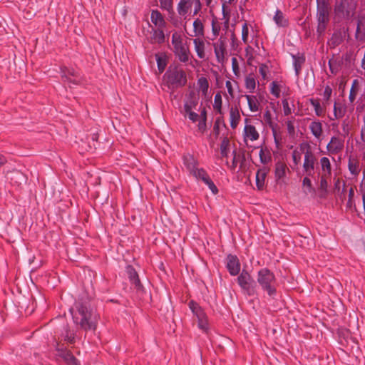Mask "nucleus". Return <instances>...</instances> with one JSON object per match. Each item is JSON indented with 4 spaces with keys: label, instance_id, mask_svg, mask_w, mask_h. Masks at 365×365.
<instances>
[{
    "label": "nucleus",
    "instance_id": "58836bf2",
    "mask_svg": "<svg viewBox=\"0 0 365 365\" xmlns=\"http://www.w3.org/2000/svg\"><path fill=\"white\" fill-rule=\"evenodd\" d=\"M259 160L261 163L266 165L272 161V155L270 151L267 148H262L259 150Z\"/></svg>",
    "mask_w": 365,
    "mask_h": 365
},
{
    "label": "nucleus",
    "instance_id": "5fc2aeb1",
    "mask_svg": "<svg viewBox=\"0 0 365 365\" xmlns=\"http://www.w3.org/2000/svg\"><path fill=\"white\" fill-rule=\"evenodd\" d=\"M270 93L275 98H278L280 96L281 88L277 81H272L270 84Z\"/></svg>",
    "mask_w": 365,
    "mask_h": 365
},
{
    "label": "nucleus",
    "instance_id": "6e6552de",
    "mask_svg": "<svg viewBox=\"0 0 365 365\" xmlns=\"http://www.w3.org/2000/svg\"><path fill=\"white\" fill-rule=\"evenodd\" d=\"M194 7L193 16L197 15L202 9V4L200 0H180L177 6L178 14L182 17H186L187 14Z\"/></svg>",
    "mask_w": 365,
    "mask_h": 365
},
{
    "label": "nucleus",
    "instance_id": "864d4df0",
    "mask_svg": "<svg viewBox=\"0 0 365 365\" xmlns=\"http://www.w3.org/2000/svg\"><path fill=\"white\" fill-rule=\"evenodd\" d=\"M156 61H157V65L158 68L160 73L163 72L166 66H167V61L165 57L161 56L158 54L155 55Z\"/></svg>",
    "mask_w": 365,
    "mask_h": 365
},
{
    "label": "nucleus",
    "instance_id": "39448f33",
    "mask_svg": "<svg viewBox=\"0 0 365 365\" xmlns=\"http://www.w3.org/2000/svg\"><path fill=\"white\" fill-rule=\"evenodd\" d=\"M299 148L300 150L304 153L303 171L307 175L313 176L315 166L317 164V157L308 143H301Z\"/></svg>",
    "mask_w": 365,
    "mask_h": 365
},
{
    "label": "nucleus",
    "instance_id": "2f4dec72",
    "mask_svg": "<svg viewBox=\"0 0 365 365\" xmlns=\"http://www.w3.org/2000/svg\"><path fill=\"white\" fill-rule=\"evenodd\" d=\"M330 176L322 175L320 178V183H319V197L320 198H326L328 193V181L327 178Z\"/></svg>",
    "mask_w": 365,
    "mask_h": 365
},
{
    "label": "nucleus",
    "instance_id": "052dcab7",
    "mask_svg": "<svg viewBox=\"0 0 365 365\" xmlns=\"http://www.w3.org/2000/svg\"><path fill=\"white\" fill-rule=\"evenodd\" d=\"M331 94H332V88L329 85H327L325 87H324V92H323V101L324 103H328L331 97Z\"/></svg>",
    "mask_w": 365,
    "mask_h": 365
},
{
    "label": "nucleus",
    "instance_id": "e2e57ef3",
    "mask_svg": "<svg viewBox=\"0 0 365 365\" xmlns=\"http://www.w3.org/2000/svg\"><path fill=\"white\" fill-rule=\"evenodd\" d=\"M282 107H283V112L284 115H290L294 109H292L289 104V101L287 98H284L282 101Z\"/></svg>",
    "mask_w": 365,
    "mask_h": 365
},
{
    "label": "nucleus",
    "instance_id": "49530a36",
    "mask_svg": "<svg viewBox=\"0 0 365 365\" xmlns=\"http://www.w3.org/2000/svg\"><path fill=\"white\" fill-rule=\"evenodd\" d=\"M222 99L220 92H217L214 98L213 108L216 110V112L219 114H222Z\"/></svg>",
    "mask_w": 365,
    "mask_h": 365
},
{
    "label": "nucleus",
    "instance_id": "774afa93",
    "mask_svg": "<svg viewBox=\"0 0 365 365\" xmlns=\"http://www.w3.org/2000/svg\"><path fill=\"white\" fill-rule=\"evenodd\" d=\"M61 76L62 80L65 82L73 83L74 85H78L80 83V80L76 78L72 79L66 73H61Z\"/></svg>",
    "mask_w": 365,
    "mask_h": 365
},
{
    "label": "nucleus",
    "instance_id": "cd10ccee",
    "mask_svg": "<svg viewBox=\"0 0 365 365\" xmlns=\"http://www.w3.org/2000/svg\"><path fill=\"white\" fill-rule=\"evenodd\" d=\"M6 178L7 180H9L10 183L18 185L21 183V180L24 179V176L20 171L14 170L11 172H8L6 174Z\"/></svg>",
    "mask_w": 365,
    "mask_h": 365
},
{
    "label": "nucleus",
    "instance_id": "72a5a7b5",
    "mask_svg": "<svg viewBox=\"0 0 365 365\" xmlns=\"http://www.w3.org/2000/svg\"><path fill=\"white\" fill-rule=\"evenodd\" d=\"M287 165L284 163L278 161L275 164L274 177L277 180L284 178L286 175Z\"/></svg>",
    "mask_w": 365,
    "mask_h": 365
},
{
    "label": "nucleus",
    "instance_id": "6ab92c4d",
    "mask_svg": "<svg viewBox=\"0 0 365 365\" xmlns=\"http://www.w3.org/2000/svg\"><path fill=\"white\" fill-rule=\"evenodd\" d=\"M263 118H264V120L265 121L266 124L272 129L274 143H276L277 147H278L279 142L278 138L277 137V131H276V128L277 126V124L273 122L272 113L269 110L267 109L265 110Z\"/></svg>",
    "mask_w": 365,
    "mask_h": 365
},
{
    "label": "nucleus",
    "instance_id": "bf43d9fd",
    "mask_svg": "<svg viewBox=\"0 0 365 365\" xmlns=\"http://www.w3.org/2000/svg\"><path fill=\"white\" fill-rule=\"evenodd\" d=\"M185 43L181 34L174 32L172 35V44L173 47Z\"/></svg>",
    "mask_w": 365,
    "mask_h": 365
},
{
    "label": "nucleus",
    "instance_id": "a211bd4d",
    "mask_svg": "<svg viewBox=\"0 0 365 365\" xmlns=\"http://www.w3.org/2000/svg\"><path fill=\"white\" fill-rule=\"evenodd\" d=\"M148 41L149 43L154 44V43H158L161 44L164 43L165 41V34L163 31V29L162 28H157V29H152L150 31V37H148Z\"/></svg>",
    "mask_w": 365,
    "mask_h": 365
},
{
    "label": "nucleus",
    "instance_id": "0eeeda50",
    "mask_svg": "<svg viewBox=\"0 0 365 365\" xmlns=\"http://www.w3.org/2000/svg\"><path fill=\"white\" fill-rule=\"evenodd\" d=\"M167 83L173 88H180L187 83V76L185 72L178 67L175 66L173 69L169 68L165 73Z\"/></svg>",
    "mask_w": 365,
    "mask_h": 365
},
{
    "label": "nucleus",
    "instance_id": "c9c22d12",
    "mask_svg": "<svg viewBox=\"0 0 365 365\" xmlns=\"http://www.w3.org/2000/svg\"><path fill=\"white\" fill-rule=\"evenodd\" d=\"M189 308L197 319L206 315L202 307L195 301L191 300L188 304Z\"/></svg>",
    "mask_w": 365,
    "mask_h": 365
},
{
    "label": "nucleus",
    "instance_id": "b1692460",
    "mask_svg": "<svg viewBox=\"0 0 365 365\" xmlns=\"http://www.w3.org/2000/svg\"><path fill=\"white\" fill-rule=\"evenodd\" d=\"M309 128L315 138L318 140L321 139L323 135V125L322 123L319 120L312 121L309 124Z\"/></svg>",
    "mask_w": 365,
    "mask_h": 365
},
{
    "label": "nucleus",
    "instance_id": "a878e982",
    "mask_svg": "<svg viewBox=\"0 0 365 365\" xmlns=\"http://www.w3.org/2000/svg\"><path fill=\"white\" fill-rule=\"evenodd\" d=\"M244 137L251 141H255L259 139V134L254 125L246 124L244 128Z\"/></svg>",
    "mask_w": 365,
    "mask_h": 365
},
{
    "label": "nucleus",
    "instance_id": "338daca9",
    "mask_svg": "<svg viewBox=\"0 0 365 365\" xmlns=\"http://www.w3.org/2000/svg\"><path fill=\"white\" fill-rule=\"evenodd\" d=\"M61 73H66L68 76H73L75 78L78 77V73L74 68H69L66 66H61L60 68Z\"/></svg>",
    "mask_w": 365,
    "mask_h": 365
},
{
    "label": "nucleus",
    "instance_id": "9b49d317",
    "mask_svg": "<svg viewBox=\"0 0 365 365\" xmlns=\"http://www.w3.org/2000/svg\"><path fill=\"white\" fill-rule=\"evenodd\" d=\"M348 27H341L335 29L328 41V45L331 48L340 45L344 40L346 36L348 34Z\"/></svg>",
    "mask_w": 365,
    "mask_h": 365
},
{
    "label": "nucleus",
    "instance_id": "1a4fd4ad",
    "mask_svg": "<svg viewBox=\"0 0 365 365\" xmlns=\"http://www.w3.org/2000/svg\"><path fill=\"white\" fill-rule=\"evenodd\" d=\"M344 137L332 136L329 143L327 145V150L329 155H336L341 153L344 148Z\"/></svg>",
    "mask_w": 365,
    "mask_h": 365
},
{
    "label": "nucleus",
    "instance_id": "dca6fc26",
    "mask_svg": "<svg viewBox=\"0 0 365 365\" xmlns=\"http://www.w3.org/2000/svg\"><path fill=\"white\" fill-rule=\"evenodd\" d=\"M347 112V106L345 103L338 101L334 103L333 115L329 117L330 120H339L344 118Z\"/></svg>",
    "mask_w": 365,
    "mask_h": 365
},
{
    "label": "nucleus",
    "instance_id": "680f3d73",
    "mask_svg": "<svg viewBox=\"0 0 365 365\" xmlns=\"http://www.w3.org/2000/svg\"><path fill=\"white\" fill-rule=\"evenodd\" d=\"M233 160L231 165V170H235L237 167V161L241 160L242 163L245 160L244 155H237L236 150L233 151Z\"/></svg>",
    "mask_w": 365,
    "mask_h": 365
},
{
    "label": "nucleus",
    "instance_id": "f257e3e1",
    "mask_svg": "<svg viewBox=\"0 0 365 365\" xmlns=\"http://www.w3.org/2000/svg\"><path fill=\"white\" fill-rule=\"evenodd\" d=\"M76 309L81 319L78 324L85 331L95 330L99 315L96 309L91 307L88 302H79L76 304Z\"/></svg>",
    "mask_w": 365,
    "mask_h": 365
},
{
    "label": "nucleus",
    "instance_id": "9d476101",
    "mask_svg": "<svg viewBox=\"0 0 365 365\" xmlns=\"http://www.w3.org/2000/svg\"><path fill=\"white\" fill-rule=\"evenodd\" d=\"M226 38H227L225 35H221L218 40L213 43L216 59L220 63H224L225 56L227 55Z\"/></svg>",
    "mask_w": 365,
    "mask_h": 365
},
{
    "label": "nucleus",
    "instance_id": "c756f323",
    "mask_svg": "<svg viewBox=\"0 0 365 365\" xmlns=\"http://www.w3.org/2000/svg\"><path fill=\"white\" fill-rule=\"evenodd\" d=\"M193 43L195 46V50L197 53V56L199 58H204L205 57V42L202 39L200 38H196L193 40Z\"/></svg>",
    "mask_w": 365,
    "mask_h": 365
},
{
    "label": "nucleus",
    "instance_id": "ea45409f",
    "mask_svg": "<svg viewBox=\"0 0 365 365\" xmlns=\"http://www.w3.org/2000/svg\"><path fill=\"white\" fill-rule=\"evenodd\" d=\"M359 88V81L357 79H354L352 82L351 88L349 95V100L350 103H354V101L356 100Z\"/></svg>",
    "mask_w": 365,
    "mask_h": 365
},
{
    "label": "nucleus",
    "instance_id": "f8f14e48",
    "mask_svg": "<svg viewBox=\"0 0 365 365\" xmlns=\"http://www.w3.org/2000/svg\"><path fill=\"white\" fill-rule=\"evenodd\" d=\"M173 53L182 63H187L190 60L191 53L186 43L173 47Z\"/></svg>",
    "mask_w": 365,
    "mask_h": 365
},
{
    "label": "nucleus",
    "instance_id": "13d9d810",
    "mask_svg": "<svg viewBox=\"0 0 365 365\" xmlns=\"http://www.w3.org/2000/svg\"><path fill=\"white\" fill-rule=\"evenodd\" d=\"M197 105V101L196 99H190L184 104L185 113L192 111V109H195Z\"/></svg>",
    "mask_w": 365,
    "mask_h": 365
},
{
    "label": "nucleus",
    "instance_id": "4d7b16f0",
    "mask_svg": "<svg viewBox=\"0 0 365 365\" xmlns=\"http://www.w3.org/2000/svg\"><path fill=\"white\" fill-rule=\"evenodd\" d=\"M249 27L247 21H245L242 27V40L245 44H248Z\"/></svg>",
    "mask_w": 365,
    "mask_h": 365
},
{
    "label": "nucleus",
    "instance_id": "c03bdc74",
    "mask_svg": "<svg viewBox=\"0 0 365 365\" xmlns=\"http://www.w3.org/2000/svg\"><path fill=\"white\" fill-rule=\"evenodd\" d=\"M230 140L227 137L223 138L220 143V155L222 158H227L229 153Z\"/></svg>",
    "mask_w": 365,
    "mask_h": 365
},
{
    "label": "nucleus",
    "instance_id": "de8ad7c7",
    "mask_svg": "<svg viewBox=\"0 0 365 365\" xmlns=\"http://www.w3.org/2000/svg\"><path fill=\"white\" fill-rule=\"evenodd\" d=\"M310 104L313 106L317 116L320 117L324 114V110L321 106L319 99H309Z\"/></svg>",
    "mask_w": 365,
    "mask_h": 365
},
{
    "label": "nucleus",
    "instance_id": "603ef678",
    "mask_svg": "<svg viewBox=\"0 0 365 365\" xmlns=\"http://www.w3.org/2000/svg\"><path fill=\"white\" fill-rule=\"evenodd\" d=\"M230 47L233 51H238L240 42L237 39L235 30H230Z\"/></svg>",
    "mask_w": 365,
    "mask_h": 365
},
{
    "label": "nucleus",
    "instance_id": "f03ea898",
    "mask_svg": "<svg viewBox=\"0 0 365 365\" xmlns=\"http://www.w3.org/2000/svg\"><path fill=\"white\" fill-rule=\"evenodd\" d=\"M330 4L329 0H317V32L319 36L324 34L329 22Z\"/></svg>",
    "mask_w": 365,
    "mask_h": 365
},
{
    "label": "nucleus",
    "instance_id": "ddd939ff",
    "mask_svg": "<svg viewBox=\"0 0 365 365\" xmlns=\"http://www.w3.org/2000/svg\"><path fill=\"white\" fill-rule=\"evenodd\" d=\"M57 355L63 359L67 365H80L78 359L73 356L72 352L66 348H61L58 345L56 348Z\"/></svg>",
    "mask_w": 365,
    "mask_h": 365
},
{
    "label": "nucleus",
    "instance_id": "e433bc0d",
    "mask_svg": "<svg viewBox=\"0 0 365 365\" xmlns=\"http://www.w3.org/2000/svg\"><path fill=\"white\" fill-rule=\"evenodd\" d=\"M212 34L213 36L212 40L216 38L219 35L222 28V23L219 21V19L215 16H212L211 21Z\"/></svg>",
    "mask_w": 365,
    "mask_h": 365
},
{
    "label": "nucleus",
    "instance_id": "7c9ffc66",
    "mask_svg": "<svg viewBox=\"0 0 365 365\" xmlns=\"http://www.w3.org/2000/svg\"><path fill=\"white\" fill-rule=\"evenodd\" d=\"M61 337L65 341L69 344H74L76 341V334L70 329L68 325H66L63 328V331L61 334Z\"/></svg>",
    "mask_w": 365,
    "mask_h": 365
},
{
    "label": "nucleus",
    "instance_id": "a18cd8bd",
    "mask_svg": "<svg viewBox=\"0 0 365 365\" xmlns=\"http://www.w3.org/2000/svg\"><path fill=\"white\" fill-rule=\"evenodd\" d=\"M192 175L197 180H202L203 182L210 177L207 171L202 168H197V170L192 173Z\"/></svg>",
    "mask_w": 365,
    "mask_h": 365
},
{
    "label": "nucleus",
    "instance_id": "bb28decb",
    "mask_svg": "<svg viewBox=\"0 0 365 365\" xmlns=\"http://www.w3.org/2000/svg\"><path fill=\"white\" fill-rule=\"evenodd\" d=\"M273 20L279 27H287L289 26L288 19L279 9H277Z\"/></svg>",
    "mask_w": 365,
    "mask_h": 365
},
{
    "label": "nucleus",
    "instance_id": "aec40b11",
    "mask_svg": "<svg viewBox=\"0 0 365 365\" xmlns=\"http://www.w3.org/2000/svg\"><path fill=\"white\" fill-rule=\"evenodd\" d=\"M230 127L235 129L240 123L241 115L237 106H232L229 110Z\"/></svg>",
    "mask_w": 365,
    "mask_h": 365
},
{
    "label": "nucleus",
    "instance_id": "2eb2a0df",
    "mask_svg": "<svg viewBox=\"0 0 365 365\" xmlns=\"http://www.w3.org/2000/svg\"><path fill=\"white\" fill-rule=\"evenodd\" d=\"M126 273L130 282L134 286V288L137 290L143 289V285L139 279V276L135 268L132 265H128L126 267Z\"/></svg>",
    "mask_w": 365,
    "mask_h": 365
},
{
    "label": "nucleus",
    "instance_id": "8fccbe9b",
    "mask_svg": "<svg viewBox=\"0 0 365 365\" xmlns=\"http://www.w3.org/2000/svg\"><path fill=\"white\" fill-rule=\"evenodd\" d=\"M364 32H365V17L359 16L355 37L359 38V34H362Z\"/></svg>",
    "mask_w": 365,
    "mask_h": 365
},
{
    "label": "nucleus",
    "instance_id": "5701e85b",
    "mask_svg": "<svg viewBox=\"0 0 365 365\" xmlns=\"http://www.w3.org/2000/svg\"><path fill=\"white\" fill-rule=\"evenodd\" d=\"M293 59V66L296 76H298L302 71L303 64L305 63V55L302 53L292 55Z\"/></svg>",
    "mask_w": 365,
    "mask_h": 365
},
{
    "label": "nucleus",
    "instance_id": "412c9836",
    "mask_svg": "<svg viewBox=\"0 0 365 365\" xmlns=\"http://www.w3.org/2000/svg\"><path fill=\"white\" fill-rule=\"evenodd\" d=\"M269 171L267 167L259 168L256 173V186L259 190H262L264 187L265 179Z\"/></svg>",
    "mask_w": 365,
    "mask_h": 365
},
{
    "label": "nucleus",
    "instance_id": "37998d69",
    "mask_svg": "<svg viewBox=\"0 0 365 365\" xmlns=\"http://www.w3.org/2000/svg\"><path fill=\"white\" fill-rule=\"evenodd\" d=\"M222 13L224 21L222 23L223 30L227 31L230 24V12L226 10V2L222 4Z\"/></svg>",
    "mask_w": 365,
    "mask_h": 365
},
{
    "label": "nucleus",
    "instance_id": "4468645a",
    "mask_svg": "<svg viewBox=\"0 0 365 365\" xmlns=\"http://www.w3.org/2000/svg\"><path fill=\"white\" fill-rule=\"evenodd\" d=\"M226 267L232 276H236L240 271V263L236 255H228L227 257Z\"/></svg>",
    "mask_w": 365,
    "mask_h": 365
},
{
    "label": "nucleus",
    "instance_id": "4c0bfd02",
    "mask_svg": "<svg viewBox=\"0 0 365 365\" xmlns=\"http://www.w3.org/2000/svg\"><path fill=\"white\" fill-rule=\"evenodd\" d=\"M193 33L192 36H204V25L200 19H196L193 22Z\"/></svg>",
    "mask_w": 365,
    "mask_h": 365
},
{
    "label": "nucleus",
    "instance_id": "6e6d98bb",
    "mask_svg": "<svg viewBox=\"0 0 365 365\" xmlns=\"http://www.w3.org/2000/svg\"><path fill=\"white\" fill-rule=\"evenodd\" d=\"M198 327L205 332H207L209 329V325L207 322V315L197 319Z\"/></svg>",
    "mask_w": 365,
    "mask_h": 365
},
{
    "label": "nucleus",
    "instance_id": "20e7f679",
    "mask_svg": "<svg viewBox=\"0 0 365 365\" xmlns=\"http://www.w3.org/2000/svg\"><path fill=\"white\" fill-rule=\"evenodd\" d=\"M356 3L354 0H336L334 13L336 17L341 20L351 19L356 11Z\"/></svg>",
    "mask_w": 365,
    "mask_h": 365
},
{
    "label": "nucleus",
    "instance_id": "79ce46f5",
    "mask_svg": "<svg viewBox=\"0 0 365 365\" xmlns=\"http://www.w3.org/2000/svg\"><path fill=\"white\" fill-rule=\"evenodd\" d=\"M161 9L167 11L169 14H174L173 0H159Z\"/></svg>",
    "mask_w": 365,
    "mask_h": 365
},
{
    "label": "nucleus",
    "instance_id": "4be33fe9",
    "mask_svg": "<svg viewBox=\"0 0 365 365\" xmlns=\"http://www.w3.org/2000/svg\"><path fill=\"white\" fill-rule=\"evenodd\" d=\"M150 20L157 28L164 29L166 26L164 16L158 10H152Z\"/></svg>",
    "mask_w": 365,
    "mask_h": 365
},
{
    "label": "nucleus",
    "instance_id": "a19ab883",
    "mask_svg": "<svg viewBox=\"0 0 365 365\" xmlns=\"http://www.w3.org/2000/svg\"><path fill=\"white\" fill-rule=\"evenodd\" d=\"M245 88L250 93H253L256 88V81L253 74H249L245 80Z\"/></svg>",
    "mask_w": 365,
    "mask_h": 365
},
{
    "label": "nucleus",
    "instance_id": "69168bd1",
    "mask_svg": "<svg viewBox=\"0 0 365 365\" xmlns=\"http://www.w3.org/2000/svg\"><path fill=\"white\" fill-rule=\"evenodd\" d=\"M292 160L295 166H298L301 163V152L297 149L294 150L292 153Z\"/></svg>",
    "mask_w": 365,
    "mask_h": 365
},
{
    "label": "nucleus",
    "instance_id": "0e129e2a",
    "mask_svg": "<svg viewBox=\"0 0 365 365\" xmlns=\"http://www.w3.org/2000/svg\"><path fill=\"white\" fill-rule=\"evenodd\" d=\"M204 183L208 186L209 189L211 190L213 195H217L218 193L219 190L217 186L215 185L214 182L210 177L207 178Z\"/></svg>",
    "mask_w": 365,
    "mask_h": 365
},
{
    "label": "nucleus",
    "instance_id": "7ed1b4c3",
    "mask_svg": "<svg viewBox=\"0 0 365 365\" xmlns=\"http://www.w3.org/2000/svg\"><path fill=\"white\" fill-rule=\"evenodd\" d=\"M257 282L262 289L267 292L269 296H274L277 293L276 277L272 272L267 268H263L257 272Z\"/></svg>",
    "mask_w": 365,
    "mask_h": 365
},
{
    "label": "nucleus",
    "instance_id": "473e14b6",
    "mask_svg": "<svg viewBox=\"0 0 365 365\" xmlns=\"http://www.w3.org/2000/svg\"><path fill=\"white\" fill-rule=\"evenodd\" d=\"M322 175H331V165L330 160L327 157H322L319 160Z\"/></svg>",
    "mask_w": 365,
    "mask_h": 365
},
{
    "label": "nucleus",
    "instance_id": "c85d7f7f",
    "mask_svg": "<svg viewBox=\"0 0 365 365\" xmlns=\"http://www.w3.org/2000/svg\"><path fill=\"white\" fill-rule=\"evenodd\" d=\"M244 96L247 101L248 107L250 111L257 112L259 110L260 103L256 96L245 95Z\"/></svg>",
    "mask_w": 365,
    "mask_h": 365
},
{
    "label": "nucleus",
    "instance_id": "09e8293b",
    "mask_svg": "<svg viewBox=\"0 0 365 365\" xmlns=\"http://www.w3.org/2000/svg\"><path fill=\"white\" fill-rule=\"evenodd\" d=\"M341 126L342 129V133L341 135L344 138H346L349 135L351 129V125L349 118H346L342 120Z\"/></svg>",
    "mask_w": 365,
    "mask_h": 365
},
{
    "label": "nucleus",
    "instance_id": "f3484780",
    "mask_svg": "<svg viewBox=\"0 0 365 365\" xmlns=\"http://www.w3.org/2000/svg\"><path fill=\"white\" fill-rule=\"evenodd\" d=\"M182 162L184 166L190 175H192V173L197 168L198 161L193 155L190 153L183 155Z\"/></svg>",
    "mask_w": 365,
    "mask_h": 365
},
{
    "label": "nucleus",
    "instance_id": "393cba45",
    "mask_svg": "<svg viewBox=\"0 0 365 365\" xmlns=\"http://www.w3.org/2000/svg\"><path fill=\"white\" fill-rule=\"evenodd\" d=\"M348 170L354 177H356L359 175L361 172V167L359 160L356 158H353L351 156L349 158Z\"/></svg>",
    "mask_w": 365,
    "mask_h": 365
},
{
    "label": "nucleus",
    "instance_id": "f704fd0d",
    "mask_svg": "<svg viewBox=\"0 0 365 365\" xmlns=\"http://www.w3.org/2000/svg\"><path fill=\"white\" fill-rule=\"evenodd\" d=\"M341 63L342 60L338 57L333 56L331 59H329L328 64L331 73L333 74H336L340 70Z\"/></svg>",
    "mask_w": 365,
    "mask_h": 365
},
{
    "label": "nucleus",
    "instance_id": "423d86ee",
    "mask_svg": "<svg viewBox=\"0 0 365 365\" xmlns=\"http://www.w3.org/2000/svg\"><path fill=\"white\" fill-rule=\"evenodd\" d=\"M237 280L244 294L250 297L257 294L256 282L248 271L242 269Z\"/></svg>",
    "mask_w": 365,
    "mask_h": 365
},
{
    "label": "nucleus",
    "instance_id": "3c124183",
    "mask_svg": "<svg viewBox=\"0 0 365 365\" xmlns=\"http://www.w3.org/2000/svg\"><path fill=\"white\" fill-rule=\"evenodd\" d=\"M197 85L200 90L204 95H206L209 88V83L205 77H200L197 80Z\"/></svg>",
    "mask_w": 365,
    "mask_h": 365
}]
</instances>
